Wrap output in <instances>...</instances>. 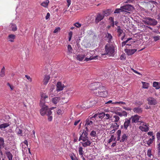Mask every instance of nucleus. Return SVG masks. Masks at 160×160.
I'll return each instance as SVG.
<instances>
[{"label":"nucleus","mask_w":160,"mask_h":160,"mask_svg":"<svg viewBox=\"0 0 160 160\" xmlns=\"http://www.w3.org/2000/svg\"><path fill=\"white\" fill-rule=\"evenodd\" d=\"M40 105L41 108L40 110V112L41 115L44 116L45 114L47 115H49L52 114V112L50 109H49L48 106L45 105L44 102L42 101H40Z\"/></svg>","instance_id":"nucleus-1"},{"label":"nucleus","mask_w":160,"mask_h":160,"mask_svg":"<svg viewBox=\"0 0 160 160\" xmlns=\"http://www.w3.org/2000/svg\"><path fill=\"white\" fill-rule=\"evenodd\" d=\"M105 52L102 53V55H108L110 56L113 57L115 55V47L112 44H107L105 46Z\"/></svg>","instance_id":"nucleus-2"},{"label":"nucleus","mask_w":160,"mask_h":160,"mask_svg":"<svg viewBox=\"0 0 160 160\" xmlns=\"http://www.w3.org/2000/svg\"><path fill=\"white\" fill-rule=\"evenodd\" d=\"M145 19L144 23L148 25L155 26L157 25L158 23L157 21L154 18L147 17Z\"/></svg>","instance_id":"nucleus-3"},{"label":"nucleus","mask_w":160,"mask_h":160,"mask_svg":"<svg viewBox=\"0 0 160 160\" xmlns=\"http://www.w3.org/2000/svg\"><path fill=\"white\" fill-rule=\"evenodd\" d=\"M92 121V119H91L89 118H88L86 120L85 126L86 127L85 128L87 131H89V128H91L93 126Z\"/></svg>","instance_id":"nucleus-4"},{"label":"nucleus","mask_w":160,"mask_h":160,"mask_svg":"<svg viewBox=\"0 0 160 160\" xmlns=\"http://www.w3.org/2000/svg\"><path fill=\"white\" fill-rule=\"evenodd\" d=\"M125 121L123 125L121 126V128L122 129L123 128L125 130H128V127L131 126V120L129 118H125Z\"/></svg>","instance_id":"nucleus-5"},{"label":"nucleus","mask_w":160,"mask_h":160,"mask_svg":"<svg viewBox=\"0 0 160 160\" xmlns=\"http://www.w3.org/2000/svg\"><path fill=\"white\" fill-rule=\"evenodd\" d=\"M101 86L100 85V83L99 82H94L91 83L89 86V89L92 91V92L93 91L99 88Z\"/></svg>","instance_id":"nucleus-6"},{"label":"nucleus","mask_w":160,"mask_h":160,"mask_svg":"<svg viewBox=\"0 0 160 160\" xmlns=\"http://www.w3.org/2000/svg\"><path fill=\"white\" fill-rule=\"evenodd\" d=\"M88 138H82L81 140H82L83 142H82V146L84 147H86L88 146H90L92 143V142L88 140Z\"/></svg>","instance_id":"nucleus-7"},{"label":"nucleus","mask_w":160,"mask_h":160,"mask_svg":"<svg viewBox=\"0 0 160 160\" xmlns=\"http://www.w3.org/2000/svg\"><path fill=\"white\" fill-rule=\"evenodd\" d=\"M148 104L150 105H155L157 103L156 100L153 98L149 97L147 99Z\"/></svg>","instance_id":"nucleus-8"},{"label":"nucleus","mask_w":160,"mask_h":160,"mask_svg":"<svg viewBox=\"0 0 160 160\" xmlns=\"http://www.w3.org/2000/svg\"><path fill=\"white\" fill-rule=\"evenodd\" d=\"M149 125L148 124H142V126L139 127V129L142 132H147L149 130Z\"/></svg>","instance_id":"nucleus-9"},{"label":"nucleus","mask_w":160,"mask_h":160,"mask_svg":"<svg viewBox=\"0 0 160 160\" xmlns=\"http://www.w3.org/2000/svg\"><path fill=\"white\" fill-rule=\"evenodd\" d=\"M122 8L123 9L124 12L126 11H132L134 9L133 7L130 4H126L122 6Z\"/></svg>","instance_id":"nucleus-10"},{"label":"nucleus","mask_w":160,"mask_h":160,"mask_svg":"<svg viewBox=\"0 0 160 160\" xmlns=\"http://www.w3.org/2000/svg\"><path fill=\"white\" fill-rule=\"evenodd\" d=\"M141 117L138 115H135L131 116L129 118L130 120H132V123H136L139 122V120Z\"/></svg>","instance_id":"nucleus-11"},{"label":"nucleus","mask_w":160,"mask_h":160,"mask_svg":"<svg viewBox=\"0 0 160 160\" xmlns=\"http://www.w3.org/2000/svg\"><path fill=\"white\" fill-rule=\"evenodd\" d=\"M105 88L103 86H101L99 87V88L97 89H96L93 91L92 92L95 95L98 96H99L100 92V91L101 90H105Z\"/></svg>","instance_id":"nucleus-12"},{"label":"nucleus","mask_w":160,"mask_h":160,"mask_svg":"<svg viewBox=\"0 0 160 160\" xmlns=\"http://www.w3.org/2000/svg\"><path fill=\"white\" fill-rule=\"evenodd\" d=\"M104 17V15L101 14L100 13H98L96 16L95 18V22L96 23H98L101 20H102Z\"/></svg>","instance_id":"nucleus-13"},{"label":"nucleus","mask_w":160,"mask_h":160,"mask_svg":"<svg viewBox=\"0 0 160 160\" xmlns=\"http://www.w3.org/2000/svg\"><path fill=\"white\" fill-rule=\"evenodd\" d=\"M65 86L61 82H58L57 84L56 90L58 91H60L63 90Z\"/></svg>","instance_id":"nucleus-14"},{"label":"nucleus","mask_w":160,"mask_h":160,"mask_svg":"<svg viewBox=\"0 0 160 160\" xmlns=\"http://www.w3.org/2000/svg\"><path fill=\"white\" fill-rule=\"evenodd\" d=\"M98 102V99L96 97H95L91 99L89 101V106L92 107L95 104Z\"/></svg>","instance_id":"nucleus-15"},{"label":"nucleus","mask_w":160,"mask_h":160,"mask_svg":"<svg viewBox=\"0 0 160 160\" xmlns=\"http://www.w3.org/2000/svg\"><path fill=\"white\" fill-rule=\"evenodd\" d=\"M136 51L137 49H125V52L127 53V55L129 56L132 55Z\"/></svg>","instance_id":"nucleus-16"},{"label":"nucleus","mask_w":160,"mask_h":160,"mask_svg":"<svg viewBox=\"0 0 160 160\" xmlns=\"http://www.w3.org/2000/svg\"><path fill=\"white\" fill-rule=\"evenodd\" d=\"M88 131H87L86 129V131H83V132H82V135L79 138V141H80L82 138H88L87 137V136L88 135Z\"/></svg>","instance_id":"nucleus-17"},{"label":"nucleus","mask_w":160,"mask_h":160,"mask_svg":"<svg viewBox=\"0 0 160 160\" xmlns=\"http://www.w3.org/2000/svg\"><path fill=\"white\" fill-rule=\"evenodd\" d=\"M105 38H107L106 40L108 42H112V36L111 34L107 32Z\"/></svg>","instance_id":"nucleus-18"},{"label":"nucleus","mask_w":160,"mask_h":160,"mask_svg":"<svg viewBox=\"0 0 160 160\" xmlns=\"http://www.w3.org/2000/svg\"><path fill=\"white\" fill-rule=\"evenodd\" d=\"M118 36L119 37L121 36L122 35L125 33L122 29H121L120 26H118L117 28Z\"/></svg>","instance_id":"nucleus-19"},{"label":"nucleus","mask_w":160,"mask_h":160,"mask_svg":"<svg viewBox=\"0 0 160 160\" xmlns=\"http://www.w3.org/2000/svg\"><path fill=\"white\" fill-rule=\"evenodd\" d=\"M10 30L15 32L17 30V28L16 25L13 23H10L9 25Z\"/></svg>","instance_id":"nucleus-20"},{"label":"nucleus","mask_w":160,"mask_h":160,"mask_svg":"<svg viewBox=\"0 0 160 160\" xmlns=\"http://www.w3.org/2000/svg\"><path fill=\"white\" fill-rule=\"evenodd\" d=\"M108 95V92L105 90H101L100 92L99 96L102 97H106Z\"/></svg>","instance_id":"nucleus-21"},{"label":"nucleus","mask_w":160,"mask_h":160,"mask_svg":"<svg viewBox=\"0 0 160 160\" xmlns=\"http://www.w3.org/2000/svg\"><path fill=\"white\" fill-rule=\"evenodd\" d=\"M4 140L2 138L0 137V152H2L1 149L5 147Z\"/></svg>","instance_id":"nucleus-22"},{"label":"nucleus","mask_w":160,"mask_h":160,"mask_svg":"<svg viewBox=\"0 0 160 160\" xmlns=\"http://www.w3.org/2000/svg\"><path fill=\"white\" fill-rule=\"evenodd\" d=\"M15 38V36L12 34H9L7 38V40L9 42H13Z\"/></svg>","instance_id":"nucleus-23"},{"label":"nucleus","mask_w":160,"mask_h":160,"mask_svg":"<svg viewBox=\"0 0 160 160\" xmlns=\"http://www.w3.org/2000/svg\"><path fill=\"white\" fill-rule=\"evenodd\" d=\"M5 153L8 160H12L13 156L11 152L9 151H7L5 152Z\"/></svg>","instance_id":"nucleus-24"},{"label":"nucleus","mask_w":160,"mask_h":160,"mask_svg":"<svg viewBox=\"0 0 160 160\" xmlns=\"http://www.w3.org/2000/svg\"><path fill=\"white\" fill-rule=\"evenodd\" d=\"M60 100V98L58 97H56L52 98L51 100L52 102L55 104H57Z\"/></svg>","instance_id":"nucleus-25"},{"label":"nucleus","mask_w":160,"mask_h":160,"mask_svg":"<svg viewBox=\"0 0 160 160\" xmlns=\"http://www.w3.org/2000/svg\"><path fill=\"white\" fill-rule=\"evenodd\" d=\"M50 79V77L48 75H45L43 80V84L46 85Z\"/></svg>","instance_id":"nucleus-26"},{"label":"nucleus","mask_w":160,"mask_h":160,"mask_svg":"<svg viewBox=\"0 0 160 160\" xmlns=\"http://www.w3.org/2000/svg\"><path fill=\"white\" fill-rule=\"evenodd\" d=\"M133 111L134 112L138 113H142V108L140 107L135 108H133Z\"/></svg>","instance_id":"nucleus-27"},{"label":"nucleus","mask_w":160,"mask_h":160,"mask_svg":"<svg viewBox=\"0 0 160 160\" xmlns=\"http://www.w3.org/2000/svg\"><path fill=\"white\" fill-rule=\"evenodd\" d=\"M128 139V136L126 134L124 133L122 136L121 139L120 140L121 142H126L127 141Z\"/></svg>","instance_id":"nucleus-28"},{"label":"nucleus","mask_w":160,"mask_h":160,"mask_svg":"<svg viewBox=\"0 0 160 160\" xmlns=\"http://www.w3.org/2000/svg\"><path fill=\"white\" fill-rule=\"evenodd\" d=\"M85 57L84 55L78 54L76 56V59L79 61H82Z\"/></svg>","instance_id":"nucleus-29"},{"label":"nucleus","mask_w":160,"mask_h":160,"mask_svg":"<svg viewBox=\"0 0 160 160\" xmlns=\"http://www.w3.org/2000/svg\"><path fill=\"white\" fill-rule=\"evenodd\" d=\"M10 124L8 123H4L0 125V129L2 130H3V129H4L9 126Z\"/></svg>","instance_id":"nucleus-30"},{"label":"nucleus","mask_w":160,"mask_h":160,"mask_svg":"<svg viewBox=\"0 0 160 160\" xmlns=\"http://www.w3.org/2000/svg\"><path fill=\"white\" fill-rule=\"evenodd\" d=\"M120 120L119 117L117 115H114L113 118L112 119V122H117Z\"/></svg>","instance_id":"nucleus-31"},{"label":"nucleus","mask_w":160,"mask_h":160,"mask_svg":"<svg viewBox=\"0 0 160 160\" xmlns=\"http://www.w3.org/2000/svg\"><path fill=\"white\" fill-rule=\"evenodd\" d=\"M49 2V1L48 0H46L45 1H44L42 3H41L40 4V5L45 7V8H47L48 6V4Z\"/></svg>","instance_id":"nucleus-32"},{"label":"nucleus","mask_w":160,"mask_h":160,"mask_svg":"<svg viewBox=\"0 0 160 160\" xmlns=\"http://www.w3.org/2000/svg\"><path fill=\"white\" fill-rule=\"evenodd\" d=\"M103 15H104V16H107L110 15L111 13V11L109 9H108L106 10L103 11Z\"/></svg>","instance_id":"nucleus-33"},{"label":"nucleus","mask_w":160,"mask_h":160,"mask_svg":"<svg viewBox=\"0 0 160 160\" xmlns=\"http://www.w3.org/2000/svg\"><path fill=\"white\" fill-rule=\"evenodd\" d=\"M153 87L156 89H158L160 88V87L159 86V83L156 82H154L153 83Z\"/></svg>","instance_id":"nucleus-34"},{"label":"nucleus","mask_w":160,"mask_h":160,"mask_svg":"<svg viewBox=\"0 0 160 160\" xmlns=\"http://www.w3.org/2000/svg\"><path fill=\"white\" fill-rule=\"evenodd\" d=\"M142 88H143L146 89L148 88L149 85V83H148L142 82Z\"/></svg>","instance_id":"nucleus-35"},{"label":"nucleus","mask_w":160,"mask_h":160,"mask_svg":"<svg viewBox=\"0 0 160 160\" xmlns=\"http://www.w3.org/2000/svg\"><path fill=\"white\" fill-rule=\"evenodd\" d=\"M155 139V137L154 136H152V138H150L147 142V144L148 145H150V144L153 142V141Z\"/></svg>","instance_id":"nucleus-36"},{"label":"nucleus","mask_w":160,"mask_h":160,"mask_svg":"<svg viewBox=\"0 0 160 160\" xmlns=\"http://www.w3.org/2000/svg\"><path fill=\"white\" fill-rule=\"evenodd\" d=\"M79 155L82 156L83 154V148L82 147H79Z\"/></svg>","instance_id":"nucleus-37"},{"label":"nucleus","mask_w":160,"mask_h":160,"mask_svg":"<svg viewBox=\"0 0 160 160\" xmlns=\"http://www.w3.org/2000/svg\"><path fill=\"white\" fill-rule=\"evenodd\" d=\"M90 135L92 137H95L97 136L96 132L94 130L92 131L90 133Z\"/></svg>","instance_id":"nucleus-38"},{"label":"nucleus","mask_w":160,"mask_h":160,"mask_svg":"<svg viewBox=\"0 0 160 160\" xmlns=\"http://www.w3.org/2000/svg\"><path fill=\"white\" fill-rule=\"evenodd\" d=\"M131 38H129L127 39L124 42H122V46L123 47V46H124L126 44V43L130 40L132 39Z\"/></svg>","instance_id":"nucleus-39"},{"label":"nucleus","mask_w":160,"mask_h":160,"mask_svg":"<svg viewBox=\"0 0 160 160\" xmlns=\"http://www.w3.org/2000/svg\"><path fill=\"white\" fill-rule=\"evenodd\" d=\"M95 58H96V57H90L89 58H85L84 61H88L91 60L93 59H95Z\"/></svg>","instance_id":"nucleus-40"},{"label":"nucleus","mask_w":160,"mask_h":160,"mask_svg":"<svg viewBox=\"0 0 160 160\" xmlns=\"http://www.w3.org/2000/svg\"><path fill=\"white\" fill-rule=\"evenodd\" d=\"M105 113L104 112L100 113L98 114V117L99 118H102L105 116Z\"/></svg>","instance_id":"nucleus-41"},{"label":"nucleus","mask_w":160,"mask_h":160,"mask_svg":"<svg viewBox=\"0 0 160 160\" xmlns=\"http://www.w3.org/2000/svg\"><path fill=\"white\" fill-rule=\"evenodd\" d=\"M151 149H149L147 151V154L148 156L150 158L151 157V156L152 155V154H151Z\"/></svg>","instance_id":"nucleus-42"},{"label":"nucleus","mask_w":160,"mask_h":160,"mask_svg":"<svg viewBox=\"0 0 160 160\" xmlns=\"http://www.w3.org/2000/svg\"><path fill=\"white\" fill-rule=\"evenodd\" d=\"M157 150L158 154L160 155V142L157 144Z\"/></svg>","instance_id":"nucleus-43"},{"label":"nucleus","mask_w":160,"mask_h":160,"mask_svg":"<svg viewBox=\"0 0 160 160\" xmlns=\"http://www.w3.org/2000/svg\"><path fill=\"white\" fill-rule=\"evenodd\" d=\"M73 25L75 27L78 28H79L81 26V24L79 23L78 22H77L75 23Z\"/></svg>","instance_id":"nucleus-44"},{"label":"nucleus","mask_w":160,"mask_h":160,"mask_svg":"<svg viewBox=\"0 0 160 160\" xmlns=\"http://www.w3.org/2000/svg\"><path fill=\"white\" fill-rule=\"evenodd\" d=\"M69 38L68 41H70L72 37V31H70L68 33Z\"/></svg>","instance_id":"nucleus-45"},{"label":"nucleus","mask_w":160,"mask_h":160,"mask_svg":"<svg viewBox=\"0 0 160 160\" xmlns=\"http://www.w3.org/2000/svg\"><path fill=\"white\" fill-rule=\"evenodd\" d=\"M68 49L69 52L72 53V48L71 46V45L70 44H69L68 46Z\"/></svg>","instance_id":"nucleus-46"},{"label":"nucleus","mask_w":160,"mask_h":160,"mask_svg":"<svg viewBox=\"0 0 160 160\" xmlns=\"http://www.w3.org/2000/svg\"><path fill=\"white\" fill-rule=\"evenodd\" d=\"M126 57L125 54H122L121 55L120 57V59L121 60H125L126 59Z\"/></svg>","instance_id":"nucleus-47"},{"label":"nucleus","mask_w":160,"mask_h":160,"mask_svg":"<svg viewBox=\"0 0 160 160\" xmlns=\"http://www.w3.org/2000/svg\"><path fill=\"white\" fill-rule=\"evenodd\" d=\"M121 132V131L120 130H118L117 132V134L118 135V139L120 138Z\"/></svg>","instance_id":"nucleus-48"},{"label":"nucleus","mask_w":160,"mask_h":160,"mask_svg":"<svg viewBox=\"0 0 160 160\" xmlns=\"http://www.w3.org/2000/svg\"><path fill=\"white\" fill-rule=\"evenodd\" d=\"M154 41H156L160 39V36H155L153 37Z\"/></svg>","instance_id":"nucleus-49"},{"label":"nucleus","mask_w":160,"mask_h":160,"mask_svg":"<svg viewBox=\"0 0 160 160\" xmlns=\"http://www.w3.org/2000/svg\"><path fill=\"white\" fill-rule=\"evenodd\" d=\"M68 100L66 99H65V98H62V102L63 103H67Z\"/></svg>","instance_id":"nucleus-50"},{"label":"nucleus","mask_w":160,"mask_h":160,"mask_svg":"<svg viewBox=\"0 0 160 160\" xmlns=\"http://www.w3.org/2000/svg\"><path fill=\"white\" fill-rule=\"evenodd\" d=\"M112 125L114 127H117L116 128H118L119 126V123L117 122H114L112 124Z\"/></svg>","instance_id":"nucleus-51"},{"label":"nucleus","mask_w":160,"mask_h":160,"mask_svg":"<svg viewBox=\"0 0 160 160\" xmlns=\"http://www.w3.org/2000/svg\"><path fill=\"white\" fill-rule=\"evenodd\" d=\"M115 113L116 114L118 115L119 116L122 117V112H118V111H115Z\"/></svg>","instance_id":"nucleus-52"},{"label":"nucleus","mask_w":160,"mask_h":160,"mask_svg":"<svg viewBox=\"0 0 160 160\" xmlns=\"http://www.w3.org/2000/svg\"><path fill=\"white\" fill-rule=\"evenodd\" d=\"M156 137L158 141L160 140V132H158L156 133Z\"/></svg>","instance_id":"nucleus-53"},{"label":"nucleus","mask_w":160,"mask_h":160,"mask_svg":"<svg viewBox=\"0 0 160 160\" xmlns=\"http://www.w3.org/2000/svg\"><path fill=\"white\" fill-rule=\"evenodd\" d=\"M61 28L60 27L57 28L53 31V33H57L58 31H60Z\"/></svg>","instance_id":"nucleus-54"},{"label":"nucleus","mask_w":160,"mask_h":160,"mask_svg":"<svg viewBox=\"0 0 160 160\" xmlns=\"http://www.w3.org/2000/svg\"><path fill=\"white\" fill-rule=\"evenodd\" d=\"M5 76V71L1 70L0 72V77H3Z\"/></svg>","instance_id":"nucleus-55"},{"label":"nucleus","mask_w":160,"mask_h":160,"mask_svg":"<svg viewBox=\"0 0 160 160\" xmlns=\"http://www.w3.org/2000/svg\"><path fill=\"white\" fill-rule=\"evenodd\" d=\"M8 86L10 88L11 90H12L14 88V87L12 85H11L9 83H8L7 84Z\"/></svg>","instance_id":"nucleus-56"},{"label":"nucleus","mask_w":160,"mask_h":160,"mask_svg":"<svg viewBox=\"0 0 160 160\" xmlns=\"http://www.w3.org/2000/svg\"><path fill=\"white\" fill-rule=\"evenodd\" d=\"M25 77L30 82H32V78L29 76L28 75H25Z\"/></svg>","instance_id":"nucleus-57"},{"label":"nucleus","mask_w":160,"mask_h":160,"mask_svg":"<svg viewBox=\"0 0 160 160\" xmlns=\"http://www.w3.org/2000/svg\"><path fill=\"white\" fill-rule=\"evenodd\" d=\"M98 114H95L94 116H93L89 118L91 119H92V120L94 121L93 118H96L97 116H98Z\"/></svg>","instance_id":"nucleus-58"},{"label":"nucleus","mask_w":160,"mask_h":160,"mask_svg":"<svg viewBox=\"0 0 160 160\" xmlns=\"http://www.w3.org/2000/svg\"><path fill=\"white\" fill-rule=\"evenodd\" d=\"M50 16V14L48 12L47 13V15L45 17V19L46 20H48V19H49V18Z\"/></svg>","instance_id":"nucleus-59"},{"label":"nucleus","mask_w":160,"mask_h":160,"mask_svg":"<svg viewBox=\"0 0 160 160\" xmlns=\"http://www.w3.org/2000/svg\"><path fill=\"white\" fill-rule=\"evenodd\" d=\"M51 115H47L48 116V120L49 121H51L52 120V116H51Z\"/></svg>","instance_id":"nucleus-60"},{"label":"nucleus","mask_w":160,"mask_h":160,"mask_svg":"<svg viewBox=\"0 0 160 160\" xmlns=\"http://www.w3.org/2000/svg\"><path fill=\"white\" fill-rule=\"evenodd\" d=\"M122 116L126 117L127 115V112L125 111H123L122 112Z\"/></svg>","instance_id":"nucleus-61"},{"label":"nucleus","mask_w":160,"mask_h":160,"mask_svg":"<svg viewBox=\"0 0 160 160\" xmlns=\"http://www.w3.org/2000/svg\"><path fill=\"white\" fill-rule=\"evenodd\" d=\"M22 130L20 129H19L18 131L17 132V134L18 135H21V136H22Z\"/></svg>","instance_id":"nucleus-62"},{"label":"nucleus","mask_w":160,"mask_h":160,"mask_svg":"<svg viewBox=\"0 0 160 160\" xmlns=\"http://www.w3.org/2000/svg\"><path fill=\"white\" fill-rule=\"evenodd\" d=\"M80 120H76L74 122V125L75 126L77 125H78V124L80 122Z\"/></svg>","instance_id":"nucleus-63"},{"label":"nucleus","mask_w":160,"mask_h":160,"mask_svg":"<svg viewBox=\"0 0 160 160\" xmlns=\"http://www.w3.org/2000/svg\"><path fill=\"white\" fill-rule=\"evenodd\" d=\"M57 113L58 115H61L62 113V111L60 109L58 110L57 112Z\"/></svg>","instance_id":"nucleus-64"}]
</instances>
